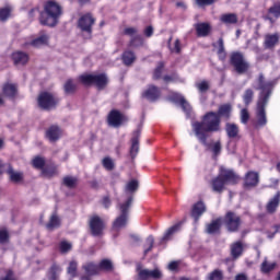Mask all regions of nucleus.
<instances>
[{
    "label": "nucleus",
    "instance_id": "1",
    "mask_svg": "<svg viewBox=\"0 0 280 280\" xmlns=\"http://www.w3.org/2000/svg\"><path fill=\"white\" fill-rule=\"evenodd\" d=\"M256 91H260L258 94L257 105H256V122L255 128H264L268 124V118L266 117V106L270 102V95H272V90L275 89V83L272 81H266L264 73L258 77V86L255 88Z\"/></svg>",
    "mask_w": 280,
    "mask_h": 280
},
{
    "label": "nucleus",
    "instance_id": "2",
    "mask_svg": "<svg viewBox=\"0 0 280 280\" xmlns=\"http://www.w3.org/2000/svg\"><path fill=\"white\" fill-rule=\"evenodd\" d=\"M222 119L215 112H208L202 117V121L192 122V130L195 132V137H197L198 141L202 143V145H209L207 142L208 132H220L222 130L221 127Z\"/></svg>",
    "mask_w": 280,
    "mask_h": 280
},
{
    "label": "nucleus",
    "instance_id": "3",
    "mask_svg": "<svg viewBox=\"0 0 280 280\" xmlns=\"http://www.w3.org/2000/svg\"><path fill=\"white\" fill-rule=\"evenodd\" d=\"M60 16H62V7L54 0H49L45 3L44 11L40 12L39 23L48 27H56Z\"/></svg>",
    "mask_w": 280,
    "mask_h": 280
},
{
    "label": "nucleus",
    "instance_id": "4",
    "mask_svg": "<svg viewBox=\"0 0 280 280\" xmlns=\"http://www.w3.org/2000/svg\"><path fill=\"white\" fill-rule=\"evenodd\" d=\"M230 65L238 75H244V73H248L250 70V62L246 60V57H244V52L242 51L231 52Z\"/></svg>",
    "mask_w": 280,
    "mask_h": 280
},
{
    "label": "nucleus",
    "instance_id": "5",
    "mask_svg": "<svg viewBox=\"0 0 280 280\" xmlns=\"http://www.w3.org/2000/svg\"><path fill=\"white\" fill-rule=\"evenodd\" d=\"M133 200L135 197L129 196L125 202L118 203L117 207L119 208L120 215L113 223V228L116 229V231H119V229H124V226L128 224V217Z\"/></svg>",
    "mask_w": 280,
    "mask_h": 280
},
{
    "label": "nucleus",
    "instance_id": "6",
    "mask_svg": "<svg viewBox=\"0 0 280 280\" xmlns=\"http://www.w3.org/2000/svg\"><path fill=\"white\" fill-rule=\"evenodd\" d=\"M79 80L85 86H91V84H94V86L97 88L98 91L106 89V85L108 84V77L106 75V73L83 74L79 78Z\"/></svg>",
    "mask_w": 280,
    "mask_h": 280
},
{
    "label": "nucleus",
    "instance_id": "7",
    "mask_svg": "<svg viewBox=\"0 0 280 280\" xmlns=\"http://www.w3.org/2000/svg\"><path fill=\"white\" fill-rule=\"evenodd\" d=\"M222 223L228 233H238L242 229V217L233 211H228L222 219Z\"/></svg>",
    "mask_w": 280,
    "mask_h": 280
},
{
    "label": "nucleus",
    "instance_id": "8",
    "mask_svg": "<svg viewBox=\"0 0 280 280\" xmlns=\"http://www.w3.org/2000/svg\"><path fill=\"white\" fill-rule=\"evenodd\" d=\"M58 97L49 92H42L37 98L39 108L43 110H51L58 106Z\"/></svg>",
    "mask_w": 280,
    "mask_h": 280
},
{
    "label": "nucleus",
    "instance_id": "9",
    "mask_svg": "<svg viewBox=\"0 0 280 280\" xmlns=\"http://www.w3.org/2000/svg\"><path fill=\"white\" fill-rule=\"evenodd\" d=\"M137 275L139 280H161L163 279V271L159 268L154 269H143L141 267H137Z\"/></svg>",
    "mask_w": 280,
    "mask_h": 280
},
{
    "label": "nucleus",
    "instance_id": "10",
    "mask_svg": "<svg viewBox=\"0 0 280 280\" xmlns=\"http://www.w3.org/2000/svg\"><path fill=\"white\" fill-rule=\"evenodd\" d=\"M126 121H128V117L118 109H112L107 116V124L112 128H119Z\"/></svg>",
    "mask_w": 280,
    "mask_h": 280
},
{
    "label": "nucleus",
    "instance_id": "11",
    "mask_svg": "<svg viewBox=\"0 0 280 280\" xmlns=\"http://www.w3.org/2000/svg\"><path fill=\"white\" fill-rule=\"evenodd\" d=\"M93 25H95V18L91 13L82 15L78 21V27L89 36L93 34Z\"/></svg>",
    "mask_w": 280,
    "mask_h": 280
},
{
    "label": "nucleus",
    "instance_id": "12",
    "mask_svg": "<svg viewBox=\"0 0 280 280\" xmlns=\"http://www.w3.org/2000/svg\"><path fill=\"white\" fill-rule=\"evenodd\" d=\"M4 174L9 176L10 183H13L14 185H21V183L25 180V174L23 171L14 170V166L10 163L5 164Z\"/></svg>",
    "mask_w": 280,
    "mask_h": 280
},
{
    "label": "nucleus",
    "instance_id": "13",
    "mask_svg": "<svg viewBox=\"0 0 280 280\" xmlns=\"http://www.w3.org/2000/svg\"><path fill=\"white\" fill-rule=\"evenodd\" d=\"M104 229H106V225L104 224V221L98 215H93L90 219V231L94 237H100V235H103Z\"/></svg>",
    "mask_w": 280,
    "mask_h": 280
},
{
    "label": "nucleus",
    "instance_id": "14",
    "mask_svg": "<svg viewBox=\"0 0 280 280\" xmlns=\"http://www.w3.org/2000/svg\"><path fill=\"white\" fill-rule=\"evenodd\" d=\"M141 137V125L138 126L137 130L132 132L131 147H130V156L132 160L137 159L139 154V139Z\"/></svg>",
    "mask_w": 280,
    "mask_h": 280
},
{
    "label": "nucleus",
    "instance_id": "15",
    "mask_svg": "<svg viewBox=\"0 0 280 280\" xmlns=\"http://www.w3.org/2000/svg\"><path fill=\"white\" fill-rule=\"evenodd\" d=\"M219 175L222 177L225 185H235L240 179V177L237 176V174H235V172H233V170H229L225 167L220 168Z\"/></svg>",
    "mask_w": 280,
    "mask_h": 280
},
{
    "label": "nucleus",
    "instance_id": "16",
    "mask_svg": "<svg viewBox=\"0 0 280 280\" xmlns=\"http://www.w3.org/2000/svg\"><path fill=\"white\" fill-rule=\"evenodd\" d=\"M142 97L148 100V102H156L161 97V90L156 85H149L142 93Z\"/></svg>",
    "mask_w": 280,
    "mask_h": 280
},
{
    "label": "nucleus",
    "instance_id": "17",
    "mask_svg": "<svg viewBox=\"0 0 280 280\" xmlns=\"http://www.w3.org/2000/svg\"><path fill=\"white\" fill-rule=\"evenodd\" d=\"M196 30V34L199 38H206L209 34H211V24L207 22L197 23L194 25Z\"/></svg>",
    "mask_w": 280,
    "mask_h": 280
},
{
    "label": "nucleus",
    "instance_id": "18",
    "mask_svg": "<svg viewBox=\"0 0 280 280\" xmlns=\"http://www.w3.org/2000/svg\"><path fill=\"white\" fill-rule=\"evenodd\" d=\"M277 19H280V2H275L272 7L268 9V15L265 16L266 21L275 23Z\"/></svg>",
    "mask_w": 280,
    "mask_h": 280
},
{
    "label": "nucleus",
    "instance_id": "19",
    "mask_svg": "<svg viewBox=\"0 0 280 280\" xmlns=\"http://www.w3.org/2000/svg\"><path fill=\"white\" fill-rule=\"evenodd\" d=\"M206 211L207 206L202 201H198L192 206L191 218H194L195 222H198Z\"/></svg>",
    "mask_w": 280,
    "mask_h": 280
},
{
    "label": "nucleus",
    "instance_id": "20",
    "mask_svg": "<svg viewBox=\"0 0 280 280\" xmlns=\"http://www.w3.org/2000/svg\"><path fill=\"white\" fill-rule=\"evenodd\" d=\"M280 35L279 33L265 35L264 47L265 49H275V46L279 44Z\"/></svg>",
    "mask_w": 280,
    "mask_h": 280
},
{
    "label": "nucleus",
    "instance_id": "21",
    "mask_svg": "<svg viewBox=\"0 0 280 280\" xmlns=\"http://www.w3.org/2000/svg\"><path fill=\"white\" fill-rule=\"evenodd\" d=\"M62 131H60V127L51 126L46 131V139L50 141V143H56L58 139H60Z\"/></svg>",
    "mask_w": 280,
    "mask_h": 280
},
{
    "label": "nucleus",
    "instance_id": "22",
    "mask_svg": "<svg viewBox=\"0 0 280 280\" xmlns=\"http://www.w3.org/2000/svg\"><path fill=\"white\" fill-rule=\"evenodd\" d=\"M222 218H218L212 220L206 228V233L208 235H215V233H220V229H222Z\"/></svg>",
    "mask_w": 280,
    "mask_h": 280
},
{
    "label": "nucleus",
    "instance_id": "23",
    "mask_svg": "<svg viewBox=\"0 0 280 280\" xmlns=\"http://www.w3.org/2000/svg\"><path fill=\"white\" fill-rule=\"evenodd\" d=\"M171 102H174V104H179L184 110V113H188L189 110H191V107L189 106V103H187V101L185 100V97H183V95L180 94H173L170 97Z\"/></svg>",
    "mask_w": 280,
    "mask_h": 280
},
{
    "label": "nucleus",
    "instance_id": "24",
    "mask_svg": "<svg viewBox=\"0 0 280 280\" xmlns=\"http://www.w3.org/2000/svg\"><path fill=\"white\" fill-rule=\"evenodd\" d=\"M259 185V173L248 172L245 175V187H257Z\"/></svg>",
    "mask_w": 280,
    "mask_h": 280
},
{
    "label": "nucleus",
    "instance_id": "25",
    "mask_svg": "<svg viewBox=\"0 0 280 280\" xmlns=\"http://www.w3.org/2000/svg\"><path fill=\"white\" fill-rule=\"evenodd\" d=\"M12 60L14 65L23 66V65H27V62L30 61V56L23 51H15L12 54Z\"/></svg>",
    "mask_w": 280,
    "mask_h": 280
},
{
    "label": "nucleus",
    "instance_id": "26",
    "mask_svg": "<svg viewBox=\"0 0 280 280\" xmlns=\"http://www.w3.org/2000/svg\"><path fill=\"white\" fill-rule=\"evenodd\" d=\"M231 113H233V106L231 104H223L219 107L217 115L220 119H231Z\"/></svg>",
    "mask_w": 280,
    "mask_h": 280
},
{
    "label": "nucleus",
    "instance_id": "27",
    "mask_svg": "<svg viewBox=\"0 0 280 280\" xmlns=\"http://www.w3.org/2000/svg\"><path fill=\"white\" fill-rule=\"evenodd\" d=\"M225 132L229 139H237L240 137V127L236 124L228 122L225 124Z\"/></svg>",
    "mask_w": 280,
    "mask_h": 280
},
{
    "label": "nucleus",
    "instance_id": "28",
    "mask_svg": "<svg viewBox=\"0 0 280 280\" xmlns=\"http://www.w3.org/2000/svg\"><path fill=\"white\" fill-rule=\"evenodd\" d=\"M212 47H218L217 55L221 62L226 60V49H224V38L220 37L217 44H212Z\"/></svg>",
    "mask_w": 280,
    "mask_h": 280
},
{
    "label": "nucleus",
    "instance_id": "29",
    "mask_svg": "<svg viewBox=\"0 0 280 280\" xmlns=\"http://www.w3.org/2000/svg\"><path fill=\"white\" fill-rule=\"evenodd\" d=\"M223 25H237L238 18L235 13H224L220 16Z\"/></svg>",
    "mask_w": 280,
    "mask_h": 280
},
{
    "label": "nucleus",
    "instance_id": "30",
    "mask_svg": "<svg viewBox=\"0 0 280 280\" xmlns=\"http://www.w3.org/2000/svg\"><path fill=\"white\" fill-rule=\"evenodd\" d=\"M224 185H226V183L220 175L212 179V190L217 194H222V191H224Z\"/></svg>",
    "mask_w": 280,
    "mask_h": 280
},
{
    "label": "nucleus",
    "instance_id": "31",
    "mask_svg": "<svg viewBox=\"0 0 280 280\" xmlns=\"http://www.w3.org/2000/svg\"><path fill=\"white\" fill-rule=\"evenodd\" d=\"M243 253L244 245H242V242H235L231 245V255L233 259H238V257H242Z\"/></svg>",
    "mask_w": 280,
    "mask_h": 280
},
{
    "label": "nucleus",
    "instance_id": "32",
    "mask_svg": "<svg viewBox=\"0 0 280 280\" xmlns=\"http://www.w3.org/2000/svg\"><path fill=\"white\" fill-rule=\"evenodd\" d=\"M280 205V192H277L273 198H271L269 200V202L267 203V211L268 213H275V211H277V208Z\"/></svg>",
    "mask_w": 280,
    "mask_h": 280
},
{
    "label": "nucleus",
    "instance_id": "33",
    "mask_svg": "<svg viewBox=\"0 0 280 280\" xmlns=\"http://www.w3.org/2000/svg\"><path fill=\"white\" fill-rule=\"evenodd\" d=\"M2 93L3 95H5V97H11V98L15 97L18 93V85L12 83H7L2 89Z\"/></svg>",
    "mask_w": 280,
    "mask_h": 280
},
{
    "label": "nucleus",
    "instance_id": "34",
    "mask_svg": "<svg viewBox=\"0 0 280 280\" xmlns=\"http://www.w3.org/2000/svg\"><path fill=\"white\" fill-rule=\"evenodd\" d=\"M179 230H180V223H177L171 226L161 238V244H163V242H170V240H172V235H174V233H178Z\"/></svg>",
    "mask_w": 280,
    "mask_h": 280
},
{
    "label": "nucleus",
    "instance_id": "35",
    "mask_svg": "<svg viewBox=\"0 0 280 280\" xmlns=\"http://www.w3.org/2000/svg\"><path fill=\"white\" fill-rule=\"evenodd\" d=\"M83 270H85L86 275L93 277V275H100V265L95 262H88L83 265Z\"/></svg>",
    "mask_w": 280,
    "mask_h": 280
},
{
    "label": "nucleus",
    "instance_id": "36",
    "mask_svg": "<svg viewBox=\"0 0 280 280\" xmlns=\"http://www.w3.org/2000/svg\"><path fill=\"white\" fill-rule=\"evenodd\" d=\"M49 43V36L47 34H42L39 37L33 39L31 42L32 47H43V45H47Z\"/></svg>",
    "mask_w": 280,
    "mask_h": 280
},
{
    "label": "nucleus",
    "instance_id": "37",
    "mask_svg": "<svg viewBox=\"0 0 280 280\" xmlns=\"http://www.w3.org/2000/svg\"><path fill=\"white\" fill-rule=\"evenodd\" d=\"M138 190H139V180L137 179H131L125 186L126 194H137Z\"/></svg>",
    "mask_w": 280,
    "mask_h": 280
},
{
    "label": "nucleus",
    "instance_id": "38",
    "mask_svg": "<svg viewBox=\"0 0 280 280\" xmlns=\"http://www.w3.org/2000/svg\"><path fill=\"white\" fill-rule=\"evenodd\" d=\"M60 228V218H58V214H52L50 217L49 222L46 224V229L48 231H54L55 229Z\"/></svg>",
    "mask_w": 280,
    "mask_h": 280
},
{
    "label": "nucleus",
    "instance_id": "39",
    "mask_svg": "<svg viewBox=\"0 0 280 280\" xmlns=\"http://www.w3.org/2000/svg\"><path fill=\"white\" fill-rule=\"evenodd\" d=\"M75 89H78V85L72 79L66 81L63 85V91L66 95H73V93H75Z\"/></svg>",
    "mask_w": 280,
    "mask_h": 280
},
{
    "label": "nucleus",
    "instance_id": "40",
    "mask_svg": "<svg viewBox=\"0 0 280 280\" xmlns=\"http://www.w3.org/2000/svg\"><path fill=\"white\" fill-rule=\"evenodd\" d=\"M135 60H137V57L135 56L133 51L127 50L122 54V62L127 67H130Z\"/></svg>",
    "mask_w": 280,
    "mask_h": 280
},
{
    "label": "nucleus",
    "instance_id": "41",
    "mask_svg": "<svg viewBox=\"0 0 280 280\" xmlns=\"http://www.w3.org/2000/svg\"><path fill=\"white\" fill-rule=\"evenodd\" d=\"M255 92L253 91V89L245 90V92L243 93V102L245 106H250V104H253Z\"/></svg>",
    "mask_w": 280,
    "mask_h": 280
},
{
    "label": "nucleus",
    "instance_id": "42",
    "mask_svg": "<svg viewBox=\"0 0 280 280\" xmlns=\"http://www.w3.org/2000/svg\"><path fill=\"white\" fill-rule=\"evenodd\" d=\"M62 185H65V187H68V189H73L78 186V177L66 176L62 179Z\"/></svg>",
    "mask_w": 280,
    "mask_h": 280
},
{
    "label": "nucleus",
    "instance_id": "43",
    "mask_svg": "<svg viewBox=\"0 0 280 280\" xmlns=\"http://www.w3.org/2000/svg\"><path fill=\"white\" fill-rule=\"evenodd\" d=\"M277 268V262H268V260H264L260 265V271L262 275H268V272H272Z\"/></svg>",
    "mask_w": 280,
    "mask_h": 280
},
{
    "label": "nucleus",
    "instance_id": "44",
    "mask_svg": "<svg viewBox=\"0 0 280 280\" xmlns=\"http://www.w3.org/2000/svg\"><path fill=\"white\" fill-rule=\"evenodd\" d=\"M206 280H224V271L221 269H214L208 273Z\"/></svg>",
    "mask_w": 280,
    "mask_h": 280
},
{
    "label": "nucleus",
    "instance_id": "45",
    "mask_svg": "<svg viewBox=\"0 0 280 280\" xmlns=\"http://www.w3.org/2000/svg\"><path fill=\"white\" fill-rule=\"evenodd\" d=\"M98 270L100 272L101 270L105 272H110V270H113V261H110L109 259L101 260V262L98 264Z\"/></svg>",
    "mask_w": 280,
    "mask_h": 280
},
{
    "label": "nucleus",
    "instance_id": "46",
    "mask_svg": "<svg viewBox=\"0 0 280 280\" xmlns=\"http://www.w3.org/2000/svg\"><path fill=\"white\" fill-rule=\"evenodd\" d=\"M163 69H165V63L160 61L153 71V80H161L163 77Z\"/></svg>",
    "mask_w": 280,
    "mask_h": 280
},
{
    "label": "nucleus",
    "instance_id": "47",
    "mask_svg": "<svg viewBox=\"0 0 280 280\" xmlns=\"http://www.w3.org/2000/svg\"><path fill=\"white\" fill-rule=\"evenodd\" d=\"M206 148H211V152L213 154V156H220V153L222 152V142L217 141L212 144L206 145Z\"/></svg>",
    "mask_w": 280,
    "mask_h": 280
},
{
    "label": "nucleus",
    "instance_id": "48",
    "mask_svg": "<svg viewBox=\"0 0 280 280\" xmlns=\"http://www.w3.org/2000/svg\"><path fill=\"white\" fill-rule=\"evenodd\" d=\"M67 272L68 275H70L71 279H74V277H78V261L75 260L70 261Z\"/></svg>",
    "mask_w": 280,
    "mask_h": 280
},
{
    "label": "nucleus",
    "instance_id": "49",
    "mask_svg": "<svg viewBox=\"0 0 280 280\" xmlns=\"http://www.w3.org/2000/svg\"><path fill=\"white\" fill-rule=\"evenodd\" d=\"M129 47H143V37L141 35L131 37Z\"/></svg>",
    "mask_w": 280,
    "mask_h": 280
},
{
    "label": "nucleus",
    "instance_id": "50",
    "mask_svg": "<svg viewBox=\"0 0 280 280\" xmlns=\"http://www.w3.org/2000/svg\"><path fill=\"white\" fill-rule=\"evenodd\" d=\"M42 174L43 176L51 178V176H56V174H58V171L56 170V166H44Z\"/></svg>",
    "mask_w": 280,
    "mask_h": 280
},
{
    "label": "nucleus",
    "instance_id": "51",
    "mask_svg": "<svg viewBox=\"0 0 280 280\" xmlns=\"http://www.w3.org/2000/svg\"><path fill=\"white\" fill-rule=\"evenodd\" d=\"M33 167H35V170H44L45 168V158L42 156H35L33 159Z\"/></svg>",
    "mask_w": 280,
    "mask_h": 280
},
{
    "label": "nucleus",
    "instance_id": "52",
    "mask_svg": "<svg viewBox=\"0 0 280 280\" xmlns=\"http://www.w3.org/2000/svg\"><path fill=\"white\" fill-rule=\"evenodd\" d=\"M154 248V236L149 235L144 244V255H148Z\"/></svg>",
    "mask_w": 280,
    "mask_h": 280
},
{
    "label": "nucleus",
    "instance_id": "53",
    "mask_svg": "<svg viewBox=\"0 0 280 280\" xmlns=\"http://www.w3.org/2000/svg\"><path fill=\"white\" fill-rule=\"evenodd\" d=\"M71 248H73V245H71V243L67 242V241H62L59 244V250L60 253H69V250H71Z\"/></svg>",
    "mask_w": 280,
    "mask_h": 280
},
{
    "label": "nucleus",
    "instance_id": "54",
    "mask_svg": "<svg viewBox=\"0 0 280 280\" xmlns=\"http://www.w3.org/2000/svg\"><path fill=\"white\" fill-rule=\"evenodd\" d=\"M103 167L107 170L108 172L113 171L115 168V163L110 158H104L103 159Z\"/></svg>",
    "mask_w": 280,
    "mask_h": 280
},
{
    "label": "nucleus",
    "instance_id": "55",
    "mask_svg": "<svg viewBox=\"0 0 280 280\" xmlns=\"http://www.w3.org/2000/svg\"><path fill=\"white\" fill-rule=\"evenodd\" d=\"M248 119H250V114L248 113V109L243 108L241 110V124H248Z\"/></svg>",
    "mask_w": 280,
    "mask_h": 280
},
{
    "label": "nucleus",
    "instance_id": "56",
    "mask_svg": "<svg viewBox=\"0 0 280 280\" xmlns=\"http://www.w3.org/2000/svg\"><path fill=\"white\" fill-rule=\"evenodd\" d=\"M10 8L5 7L0 9V21H5L7 19H10Z\"/></svg>",
    "mask_w": 280,
    "mask_h": 280
},
{
    "label": "nucleus",
    "instance_id": "57",
    "mask_svg": "<svg viewBox=\"0 0 280 280\" xmlns=\"http://www.w3.org/2000/svg\"><path fill=\"white\" fill-rule=\"evenodd\" d=\"M8 240H10V234L8 233V230H0V244H7Z\"/></svg>",
    "mask_w": 280,
    "mask_h": 280
},
{
    "label": "nucleus",
    "instance_id": "58",
    "mask_svg": "<svg viewBox=\"0 0 280 280\" xmlns=\"http://www.w3.org/2000/svg\"><path fill=\"white\" fill-rule=\"evenodd\" d=\"M196 88L200 93H207V90L209 89V82L202 81L200 83H197Z\"/></svg>",
    "mask_w": 280,
    "mask_h": 280
},
{
    "label": "nucleus",
    "instance_id": "59",
    "mask_svg": "<svg viewBox=\"0 0 280 280\" xmlns=\"http://www.w3.org/2000/svg\"><path fill=\"white\" fill-rule=\"evenodd\" d=\"M137 28L136 27H127V28H125L124 30V34H125V36H131V38L133 37V36H136L135 34H137Z\"/></svg>",
    "mask_w": 280,
    "mask_h": 280
},
{
    "label": "nucleus",
    "instance_id": "60",
    "mask_svg": "<svg viewBox=\"0 0 280 280\" xmlns=\"http://www.w3.org/2000/svg\"><path fill=\"white\" fill-rule=\"evenodd\" d=\"M215 0H196L197 5L202 8V5H211Z\"/></svg>",
    "mask_w": 280,
    "mask_h": 280
},
{
    "label": "nucleus",
    "instance_id": "61",
    "mask_svg": "<svg viewBox=\"0 0 280 280\" xmlns=\"http://www.w3.org/2000/svg\"><path fill=\"white\" fill-rule=\"evenodd\" d=\"M0 280H16V278H14V271L8 270L5 277L0 278Z\"/></svg>",
    "mask_w": 280,
    "mask_h": 280
},
{
    "label": "nucleus",
    "instance_id": "62",
    "mask_svg": "<svg viewBox=\"0 0 280 280\" xmlns=\"http://www.w3.org/2000/svg\"><path fill=\"white\" fill-rule=\"evenodd\" d=\"M153 34H154V27L148 26L144 30V36H147V38H151V36H153Z\"/></svg>",
    "mask_w": 280,
    "mask_h": 280
},
{
    "label": "nucleus",
    "instance_id": "63",
    "mask_svg": "<svg viewBox=\"0 0 280 280\" xmlns=\"http://www.w3.org/2000/svg\"><path fill=\"white\" fill-rule=\"evenodd\" d=\"M102 203H103V207H104L105 209H109V208H110V205H112L110 198H109V197H104Z\"/></svg>",
    "mask_w": 280,
    "mask_h": 280
},
{
    "label": "nucleus",
    "instance_id": "64",
    "mask_svg": "<svg viewBox=\"0 0 280 280\" xmlns=\"http://www.w3.org/2000/svg\"><path fill=\"white\" fill-rule=\"evenodd\" d=\"M235 280H248V276L245 273H238L235 276Z\"/></svg>",
    "mask_w": 280,
    "mask_h": 280
}]
</instances>
